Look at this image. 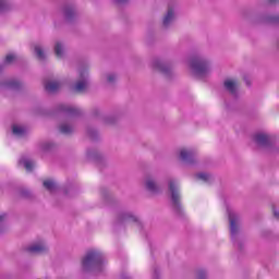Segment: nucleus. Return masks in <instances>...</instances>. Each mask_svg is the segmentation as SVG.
<instances>
[{
    "instance_id": "obj_7",
    "label": "nucleus",
    "mask_w": 279,
    "mask_h": 279,
    "mask_svg": "<svg viewBox=\"0 0 279 279\" xmlns=\"http://www.w3.org/2000/svg\"><path fill=\"white\" fill-rule=\"evenodd\" d=\"M151 66L153 69H156V71H159L163 75H171V71L173 70L171 64L165 62L161 59H154L151 61Z\"/></svg>"
},
{
    "instance_id": "obj_22",
    "label": "nucleus",
    "mask_w": 279,
    "mask_h": 279,
    "mask_svg": "<svg viewBox=\"0 0 279 279\" xmlns=\"http://www.w3.org/2000/svg\"><path fill=\"white\" fill-rule=\"evenodd\" d=\"M34 51L38 60H45V58H47V56L45 54V50L43 49V46L35 45Z\"/></svg>"
},
{
    "instance_id": "obj_27",
    "label": "nucleus",
    "mask_w": 279,
    "mask_h": 279,
    "mask_svg": "<svg viewBox=\"0 0 279 279\" xmlns=\"http://www.w3.org/2000/svg\"><path fill=\"white\" fill-rule=\"evenodd\" d=\"M8 10H10V4L5 0H0V14L8 12Z\"/></svg>"
},
{
    "instance_id": "obj_35",
    "label": "nucleus",
    "mask_w": 279,
    "mask_h": 279,
    "mask_svg": "<svg viewBox=\"0 0 279 279\" xmlns=\"http://www.w3.org/2000/svg\"><path fill=\"white\" fill-rule=\"evenodd\" d=\"M269 23H278V21H279V17L277 16V15H275V16H270V17H268V20H267Z\"/></svg>"
},
{
    "instance_id": "obj_33",
    "label": "nucleus",
    "mask_w": 279,
    "mask_h": 279,
    "mask_svg": "<svg viewBox=\"0 0 279 279\" xmlns=\"http://www.w3.org/2000/svg\"><path fill=\"white\" fill-rule=\"evenodd\" d=\"M98 154L96 150H87V158H97Z\"/></svg>"
},
{
    "instance_id": "obj_11",
    "label": "nucleus",
    "mask_w": 279,
    "mask_h": 279,
    "mask_svg": "<svg viewBox=\"0 0 279 279\" xmlns=\"http://www.w3.org/2000/svg\"><path fill=\"white\" fill-rule=\"evenodd\" d=\"M23 83L14 78H8L0 84V90H21Z\"/></svg>"
},
{
    "instance_id": "obj_36",
    "label": "nucleus",
    "mask_w": 279,
    "mask_h": 279,
    "mask_svg": "<svg viewBox=\"0 0 279 279\" xmlns=\"http://www.w3.org/2000/svg\"><path fill=\"white\" fill-rule=\"evenodd\" d=\"M118 5H125L130 0H113Z\"/></svg>"
},
{
    "instance_id": "obj_30",
    "label": "nucleus",
    "mask_w": 279,
    "mask_h": 279,
    "mask_svg": "<svg viewBox=\"0 0 279 279\" xmlns=\"http://www.w3.org/2000/svg\"><path fill=\"white\" fill-rule=\"evenodd\" d=\"M206 277H207L206 270H204V269L197 270V272H196L197 279H206Z\"/></svg>"
},
{
    "instance_id": "obj_15",
    "label": "nucleus",
    "mask_w": 279,
    "mask_h": 279,
    "mask_svg": "<svg viewBox=\"0 0 279 279\" xmlns=\"http://www.w3.org/2000/svg\"><path fill=\"white\" fill-rule=\"evenodd\" d=\"M75 4L73 2H66L63 5V15L65 21H73L75 19Z\"/></svg>"
},
{
    "instance_id": "obj_21",
    "label": "nucleus",
    "mask_w": 279,
    "mask_h": 279,
    "mask_svg": "<svg viewBox=\"0 0 279 279\" xmlns=\"http://www.w3.org/2000/svg\"><path fill=\"white\" fill-rule=\"evenodd\" d=\"M59 130H60L61 134H73V131L75 129L73 128V125H71L70 123L65 122V123H62L59 126Z\"/></svg>"
},
{
    "instance_id": "obj_10",
    "label": "nucleus",
    "mask_w": 279,
    "mask_h": 279,
    "mask_svg": "<svg viewBox=\"0 0 279 279\" xmlns=\"http://www.w3.org/2000/svg\"><path fill=\"white\" fill-rule=\"evenodd\" d=\"M119 223H136V226H141L138 221V216L134 215L132 211H122L118 216Z\"/></svg>"
},
{
    "instance_id": "obj_17",
    "label": "nucleus",
    "mask_w": 279,
    "mask_h": 279,
    "mask_svg": "<svg viewBox=\"0 0 279 279\" xmlns=\"http://www.w3.org/2000/svg\"><path fill=\"white\" fill-rule=\"evenodd\" d=\"M62 86V83L58 81H49L45 84V88L48 93H56L57 90H60Z\"/></svg>"
},
{
    "instance_id": "obj_31",
    "label": "nucleus",
    "mask_w": 279,
    "mask_h": 279,
    "mask_svg": "<svg viewBox=\"0 0 279 279\" xmlns=\"http://www.w3.org/2000/svg\"><path fill=\"white\" fill-rule=\"evenodd\" d=\"M21 196L29 198V197H32V192H29V190H22L21 191Z\"/></svg>"
},
{
    "instance_id": "obj_18",
    "label": "nucleus",
    "mask_w": 279,
    "mask_h": 279,
    "mask_svg": "<svg viewBox=\"0 0 279 279\" xmlns=\"http://www.w3.org/2000/svg\"><path fill=\"white\" fill-rule=\"evenodd\" d=\"M12 134L13 136H16L17 138H23L25 134H27V130L24 129V126H21L19 124L12 125Z\"/></svg>"
},
{
    "instance_id": "obj_25",
    "label": "nucleus",
    "mask_w": 279,
    "mask_h": 279,
    "mask_svg": "<svg viewBox=\"0 0 279 279\" xmlns=\"http://www.w3.org/2000/svg\"><path fill=\"white\" fill-rule=\"evenodd\" d=\"M44 186L50 193H53V191H56V182H53V180H46V181H44Z\"/></svg>"
},
{
    "instance_id": "obj_23",
    "label": "nucleus",
    "mask_w": 279,
    "mask_h": 279,
    "mask_svg": "<svg viewBox=\"0 0 279 279\" xmlns=\"http://www.w3.org/2000/svg\"><path fill=\"white\" fill-rule=\"evenodd\" d=\"M54 53L57 58H62L64 56V45L62 43L57 41L54 45Z\"/></svg>"
},
{
    "instance_id": "obj_8",
    "label": "nucleus",
    "mask_w": 279,
    "mask_h": 279,
    "mask_svg": "<svg viewBox=\"0 0 279 279\" xmlns=\"http://www.w3.org/2000/svg\"><path fill=\"white\" fill-rule=\"evenodd\" d=\"M254 141L259 147H271L274 145V136L267 133L255 134Z\"/></svg>"
},
{
    "instance_id": "obj_3",
    "label": "nucleus",
    "mask_w": 279,
    "mask_h": 279,
    "mask_svg": "<svg viewBox=\"0 0 279 279\" xmlns=\"http://www.w3.org/2000/svg\"><path fill=\"white\" fill-rule=\"evenodd\" d=\"M168 191L170 193L174 213H177V215H183L184 211L181 203L182 195L180 194V181H178V179L170 178L168 180Z\"/></svg>"
},
{
    "instance_id": "obj_6",
    "label": "nucleus",
    "mask_w": 279,
    "mask_h": 279,
    "mask_svg": "<svg viewBox=\"0 0 279 279\" xmlns=\"http://www.w3.org/2000/svg\"><path fill=\"white\" fill-rule=\"evenodd\" d=\"M197 154L193 148H182L180 150V160L185 162V165H195Z\"/></svg>"
},
{
    "instance_id": "obj_37",
    "label": "nucleus",
    "mask_w": 279,
    "mask_h": 279,
    "mask_svg": "<svg viewBox=\"0 0 279 279\" xmlns=\"http://www.w3.org/2000/svg\"><path fill=\"white\" fill-rule=\"evenodd\" d=\"M272 213H274V217H276V219H279V213L275 207L272 208Z\"/></svg>"
},
{
    "instance_id": "obj_29",
    "label": "nucleus",
    "mask_w": 279,
    "mask_h": 279,
    "mask_svg": "<svg viewBox=\"0 0 279 279\" xmlns=\"http://www.w3.org/2000/svg\"><path fill=\"white\" fill-rule=\"evenodd\" d=\"M107 82L109 84H114V82H117V74H113V73L107 74Z\"/></svg>"
},
{
    "instance_id": "obj_13",
    "label": "nucleus",
    "mask_w": 279,
    "mask_h": 279,
    "mask_svg": "<svg viewBox=\"0 0 279 279\" xmlns=\"http://www.w3.org/2000/svg\"><path fill=\"white\" fill-rule=\"evenodd\" d=\"M144 185L146 191H149V193L160 192V186H158V183H156V179L151 175L145 178Z\"/></svg>"
},
{
    "instance_id": "obj_39",
    "label": "nucleus",
    "mask_w": 279,
    "mask_h": 279,
    "mask_svg": "<svg viewBox=\"0 0 279 279\" xmlns=\"http://www.w3.org/2000/svg\"><path fill=\"white\" fill-rule=\"evenodd\" d=\"M121 278L122 279H130V277H128V275H122Z\"/></svg>"
},
{
    "instance_id": "obj_19",
    "label": "nucleus",
    "mask_w": 279,
    "mask_h": 279,
    "mask_svg": "<svg viewBox=\"0 0 279 279\" xmlns=\"http://www.w3.org/2000/svg\"><path fill=\"white\" fill-rule=\"evenodd\" d=\"M19 165L20 166H24V168L26 169V171H34V162L32 161V159L27 158V157H22L19 160Z\"/></svg>"
},
{
    "instance_id": "obj_24",
    "label": "nucleus",
    "mask_w": 279,
    "mask_h": 279,
    "mask_svg": "<svg viewBox=\"0 0 279 279\" xmlns=\"http://www.w3.org/2000/svg\"><path fill=\"white\" fill-rule=\"evenodd\" d=\"M15 60H16L15 54H8L4 59V62L2 64H0V73H1L2 69H4V66H8V64H12Z\"/></svg>"
},
{
    "instance_id": "obj_38",
    "label": "nucleus",
    "mask_w": 279,
    "mask_h": 279,
    "mask_svg": "<svg viewBox=\"0 0 279 279\" xmlns=\"http://www.w3.org/2000/svg\"><path fill=\"white\" fill-rule=\"evenodd\" d=\"M8 217L5 214H0V221H3Z\"/></svg>"
},
{
    "instance_id": "obj_28",
    "label": "nucleus",
    "mask_w": 279,
    "mask_h": 279,
    "mask_svg": "<svg viewBox=\"0 0 279 279\" xmlns=\"http://www.w3.org/2000/svg\"><path fill=\"white\" fill-rule=\"evenodd\" d=\"M87 134L93 141H97V137L99 136V133L95 129L87 130Z\"/></svg>"
},
{
    "instance_id": "obj_12",
    "label": "nucleus",
    "mask_w": 279,
    "mask_h": 279,
    "mask_svg": "<svg viewBox=\"0 0 279 279\" xmlns=\"http://www.w3.org/2000/svg\"><path fill=\"white\" fill-rule=\"evenodd\" d=\"M223 86L227 93L232 95V97H236L239 95V81H236V78H227L223 82Z\"/></svg>"
},
{
    "instance_id": "obj_14",
    "label": "nucleus",
    "mask_w": 279,
    "mask_h": 279,
    "mask_svg": "<svg viewBox=\"0 0 279 279\" xmlns=\"http://www.w3.org/2000/svg\"><path fill=\"white\" fill-rule=\"evenodd\" d=\"M48 250L49 247L45 242L35 243L27 247V252L31 254H45Z\"/></svg>"
},
{
    "instance_id": "obj_34",
    "label": "nucleus",
    "mask_w": 279,
    "mask_h": 279,
    "mask_svg": "<svg viewBox=\"0 0 279 279\" xmlns=\"http://www.w3.org/2000/svg\"><path fill=\"white\" fill-rule=\"evenodd\" d=\"M159 276H160V269H158V268L155 267V268H154L153 278H154V279H158Z\"/></svg>"
},
{
    "instance_id": "obj_20",
    "label": "nucleus",
    "mask_w": 279,
    "mask_h": 279,
    "mask_svg": "<svg viewBox=\"0 0 279 279\" xmlns=\"http://www.w3.org/2000/svg\"><path fill=\"white\" fill-rule=\"evenodd\" d=\"M56 147V144L53 142H41L39 144V151L47 153L51 151Z\"/></svg>"
},
{
    "instance_id": "obj_1",
    "label": "nucleus",
    "mask_w": 279,
    "mask_h": 279,
    "mask_svg": "<svg viewBox=\"0 0 279 279\" xmlns=\"http://www.w3.org/2000/svg\"><path fill=\"white\" fill-rule=\"evenodd\" d=\"M106 266V256L101 251L90 250L82 259V269L85 274H99Z\"/></svg>"
},
{
    "instance_id": "obj_4",
    "label": "nucleus",
    "mask_w": 279,
    "mask_h": 279,
    "mask_svg": "<svg viewBox=\"0 0 279 279\" xmlns=\"http://www.w3.org/2000/svg\"><path fill=\"white\" fill-rule=\"evenodd\" d=\"M228 215L231 240L236 247H241V242L236 241V234H239V215L230 209H228Z\"/></svg>"
},
{
    "instance_id": "obj_32",
    "label": "nucleus",
    "mask_w": 279,
    "mask_h": 279,
    "mask_svg": "<svg viewBox=\"0 0 279 279\" xmlns=\"http://www.w3.org/2000/svg\"><path fill=\"white\" fill-rule=\"evenodd\" d=\"M105 123L107 125H112V123H114V117H106L105 118Z\"/></svg>"
},
{
    "instance_id": "obj_9",
    "label": "nucleus",
    "mask_w": 279,
    "mask_h": 279,
    "mask_svg": "<svg viewBox=\"0 0 279 279\" xmlns=\"http://www.w3.org/2000/svg\"><path fill=\"white\" fill-rule=\"evenodd\" d=\"M58 111L63 112L68 119H73L75 117H80L82 114V111L80 109L71 107L69 105L60 104L58 105Z\"/></svg>"
},
{
    "instance_id": "obj_2",
    "label": "nucleus",
    "mask_w": 279,
    "mask_h": 279,
    "mask_svg": "<svg viewBox=\"0 0 279 279\" xmlns=\"http://www.w3.org/2000/svg\"><path fill=\"white\" fill-rule=\"evenodd\" d=\"M190 69L195 77H198V80H205V77L210 75V60L203 54L193 56L190 59Z\"/></svg>"
},
{
    "instance_id": "obj_5",
    "label": "nucleus",
    "mask_w": 279,
    "mask_h": 279,
    "mask_svg": "<svg viewBox=\"0 0 279 279\" xmlns=\"http://www.w3.org/2000/svg\"><path fill=\"white\" fill-rule=\"evenodd\" d=\"M78 75L80 78L73 86V90L74 93H84L90 84V82L88 81V70L86 68H81L78 70Z\"/></svg>"
},
{
    "instance_id": "obj_26",
    "label": "nucleus",
    "mask_w": 279,
    "mask_h": 279,
    "mask_svg": "<svg viewBox=\"0 0 279 279\" xmlns=\"http://www.w3.org/2000/svg\"><path fill=\"white\" fill-rule=\"evenodd\" d=\"M197 180H202V182H210L213 180V177L205 172H199L196 174Z\"/></svg>"
},
{
    "instance_id": "obj_16",
    "label": "nucleus",
    "mask_w": 279,
    "mask_h": 279,
    "mask_svg": "<svg viewBox=\"0 0 279 279\" xmlns=\"http://www.w3.org/2000/svg\"><path fill=\"white\" fill-rule=\"evenodd\" d=\"M175 21V10L173 8H168L167 13L163 15L162 25L163 27H171Z\"/></svg>"
}]
</instances>
